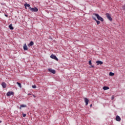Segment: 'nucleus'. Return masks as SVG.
<instances>
[{
  "mask_svg": "<svg viewBox=\"0 0 125 125\" xmlns=\"http://www.w3.org/2000/svg\"><path fill=\"white\" fill-rule=\"evenodd\" d=\"M9 28L10 30H13V29H14V28H13V26H12V24L9 25Z\"/></svg>",
  "mask_w": 125,
  "mask_h": 125,
  "instance_id": "dca6fc26",
  "label": "nucleus"
},
{
  "mask_svg": "<svg viewBox=\"0 0 125 125\" xmlns=\"http://www.w3.org/2000/svg\"><path fill=\"white\" fill-rule=\"evenodd\" d=\"M21 108H22V107H21V105H20V107L19 108L21 110Z\"/></svg>",
  "mask_w": 125,
  "mask_h": 125,
  "instance_id": "cd10ccee",
  "label": "nucleus"
},
{
  "mask_svg": "<svg viewBox=\"0 0 125 125\" xmlns=\"http://www.w3.org/2000/svg\"><path fill=\"white\" fill-rule=\"evenodd\" d=\"M109 87L108 86H104L103 87V89L104 90H108V89H109Z\"/></svg>",
  "mask_w": 125,
  "mask_h": 125,
  "instance_id": "2eb2a0df",
  "label": "nucleus"
},
{
  "mask_svg": "<svg viewBox=\"0 0 125 125\" xmlns=\"http://www.w3.org/2000/svg\"><path fill=\"white\" fill-rule=\"evenodd\" d=\"M90 68H94V65H91Z\"/></svg>",
  "mask_w": 125,
  "mask_h": 125,
  "instance_id": "393cba45",
  "label": "nucleus"
},
{
  "mask_svg": "<svg viewBox=\"0 0 125 125\" xmlns=\"http://www.w3.org/2000/svg\"><path fill=\"white\" fill-rule=\"evenodd\" d=\"M116 120L117 122H121V117H120L118 115L116 116Z\"/></svg>",
  "mask_w": 125,
  "mask_h": 125,
  "instance_id": "ddd939ff",
  "label": "nucleus"
},
{
  "mask_svg": "<svg viewBox=\"0 0 125 125\" xmlns=\"http://www.w3.org/2000/svg\"><path fill=\"white\" fill-rule=\"evenodd\" d=\"M114 98H115V97L114 96H112L111 97V100H114Z\"/></svg>",
  "mask_w": 125,
  "mask_h": 125,
  "instance_id": "4be33fe9",
  "label": "nucleus"
},
{
  "mask_svg": "<svg viewBox=\"0 0 125 125\" xmlns=\"http://www.w3.org/2000/svg\"><path fill=\"white\" fill-rule=\"evenodd\" d=\"M21 108H24L27 107V105L25 104H21Z\"/></svg>",
  "mask_w": 125,
  "mask_h": 125,
  "instance_id": "a211bd4d",
  "label": "nucleus"
},
{
  "mask_svg": "<svg viewBox=\"0 0 125 125\" xmlns=\"http://www.w3.org/2000/svg\"><path fill=\"white\" fill-rule=\"evenodd\" d=\"M49 71L50 72V73H52V74H55L56 73V71L54 69H49Z\"/></svg>",
  "mask_w": 125,
  "mask_h": 125,
  "instance_id": "1a4fd4ad",
  "label": "nucleus"
},
{
  "mask_svg": "<svg viewBox=\"0 0 125 125\" xmlns=\"http://www.w3.org/2000/svg\"><path fill=\"white\" fill-rule=\"evenodd\" d=\"M30 10L32 12H38V11H39V9L36 7L34 8L30 7Z\"/></svg>",
  "mask_w": 125,
  "mask_h": 125,
  "instance_id": "f03ea898",
  "label": "nucleus"
},
{
  "mask_svg": "<svg viewBox=\"0 0 125 125\" xmlns=\"http://www.w3.org/2000/svg\"><path fill=\"white\" fill-rule=\"evenodd\" d=\"M93 15H94V16H95L97 18L98 20L101 21V22H103V21H104V19H103V18L99 16L98 14L93 13Z\"/></svg>",
  "mask_w": 125,
  "mask_h": 125,
  "instance_id": "f257e3e1",
  "label": "nucleus"
},
{
  "mask_svg": "<svg viewBox=\"0 0 125 125\" xmlns=\"http://www.w3.org/2000/svg\"><path fill=\"white\" fill-rule=\"evenodd\" d=\"M89 100H88V99L85 98H84V102L85 103V105L86 106H87V105H88V102H89Z\"/></svg>",
  "mask_w": 125,
  "mask_h": 125,
  "instance_id": "0eeeda50",
  "label": "nucleus"
},
{
  "mask_svg": "<svg viewBox=\"0 0 125 125\" xmlns=\"http://www.w3.org/2000/svg\"><path fill=\"white\" fill-rule=\"evenodd\" d=\"M32 88H37V85H32Z\"/></svg>",
  "mask_w": 125,
  "mask_h": 125,
  "instance_id": "aec40b11",
  "label": "nucleus"
},
{
  "mask_svg": "<svg viewBox=\"0 0 125 125\" xmlns=\"http://www.w3.org/2000/svg\"><path fill=\"white\" fill-rule=\"evenodd\" d=\"M22 116H23V118H25V117H26V114H23L22 115Z\"/></svg>",
  "mask_w": 125,
  "mask_h": 125,
  "instance_id": "b1692460",
  "label": "nucleus"
},
{
  "mask_svg": "<svg viewBox=\"0 0 125 125\" xmlns=\"http://www.w3.org/2000/svg\"><path fill=\"white\" fill-rule=\"evenodd\" d=\"M33 97H34V98H36V96H35V95H33Z\"/></svg>",
  "mask_w": 125,
  "mask_h": 125,
  "instance_id": "a878e982",
  "label": "nucleus"
},
{
  "mask_svg": "<svg viewBox=\"0 0 125 125\" xmlns=\"http://www.w3.org/2000/svg\"><path fill=\"white\" fill-rule=\"evenodd\" d=\"M106 16L107 19H108L109 21H112V20H113L112 17H111V15H110V14L107 13L106 14Z\"/></svg>",
  "mask_w": 125,
  "mask_h": 125,
  "instance_id": "7ed1b4c3",
  "label": "nucleus"
},
{
  "mask_svg": "<svg viewBox=\"0 0 125 125\" xmlns=\"http://www.w3.org/2000/svg\"><path fill=\"white\" fill-rule=\"evenodd\" d=\"M114 75H115V73H113V72H110L109 73V76H114Z\"/></svg>",
  "mask_w": 125,
  "mask_h": 125,
  "instance_id": "6ab92c4d",
  "label": "nucleus"
},
{
  "mask_svg": "<svg viewBox=\"0 0 125 125\" xmlns=\"http://www.w3.org/2000/svg\"><path fill=\"white\" fill-rule=\"evenodd\" d=\"M50 58H52V59H54V60H56V61H58V58H57V57L53 54L51 55Z\"/></svg>",
  "mask_w": 125,
  "mask_h": 125,
  "instance_id": "20e7f679",
  "label": "nucleus"
},
{
  "mask_svg": "<svg viewBox=\"0 0 125 125\" xmlns=\"http://www.w3.org/2000/svg\"><path fill=\"white\" fill-rule=\"evenodd\" d=\"M5 16H6V17H7V15H6V14H5Z\"/></svg>",
  "mask_w": 125,
  "mask_h": 125,
  "instance_id": "c756f323",
  "label": "nucleus"
},
{
  "mask_svg": "<svg viewBox=\"0 0 125 125\" xmlns=\"http://www.w3.org/2000/svg\"><path fill=\"white\" fill-rule=\"evenodd\" d=\"M123 9H124V10H125V4L123 5Z\"/></svg>",
  "mask_w": 125,
  "mask_h": 125,
  "instance_id": "5701e85b",
  "label": "nucleus"
},
{
  "mask_svg": "<svg viewBox=\"0 0 125 125\" xmlns=\"http://www.w3.org/2000/svg\"><path fill=\"white\" fill-rule=\"evenodd\" d=\"M24 6L25 7L26 9H27V7H29V9H30V7H31V5L28 3L24 4Z\"/></svg>",
  "mask_w": 125,
  "mask_h": 125,
  "instance_id": "f8f14e48",
  "label": "nucleus"
},
{
  "mask_svg": "<svg viewBox=\"0 0 125 125\" xmlns=\"http://www.w3.org/2000/svg\"><path fill=\"white\" fill-rule=\"evenodd\" d=\"M1 86H2L3 88H5V87H6V83L5 82H2L1 83Z\"/></svg>",
  "mask_w": 125,
  "mask_h": 125,
  "instance_id": "9d476101",
  "label": "nucleus"
},
{
  "mask_svg": "<svg viewBox=\"0 0 125 125\" xmlns=\"http://www.w3.org/2000/svg\"><path fill=\"white\" fill-rule=\"evenodd\" d=\"M90 107H92V104L90 105Z\"/></svg>",
  "mask_w": 125,
  "mask_h": 125,
  "instance_id": "c85d7f7f",
  "label": "nucleus"
},
{
  "mask_svg": "<svg viewBox=\"0 0 125 125\" xmlns=\"http://www.w3.org/2000/svg\"><path fill=\"white\" fill-rule=\"evenodd\" d=\"M96 63H97V65H102L103 64V62L101 61H98L96 62Z\"/></svg>",
  "mask_w": 125,
  "mask_h": 125,
  "instance_id": "6e6552de",
  "label": "nucleus"
},
{
  "mask_svg": "<svg viewBox=\"0 0 125 125\" xmlns=\"http://www.w3.org/2000/svg\"><path fill=\"white\" fill-rule=\"evenodd\" d=\"M92 18H93V20H94L95 21H96V22H97V25H99V24H100V21H98V20L96 19V18H95V17H92Z\"/></svg>",
  "mask_w": 125,
  "mask_h": 125,
  "instance_id": "423d86ee",
  "label": "nucleus"
},
{
  "mask_svg": "<svg viewBox=\"0 0 125 125\" xmlns=\"http://www.w3.org/2000/svg\"><path fill=\"white\" fill-rule=\"evenodd\" d=\"M2 121H1L0 120V124L1 123H2Z\"/></svg>",
  "mask_w": 125,
  "mask_h": 125,
  "instance_id": "7c9ffc66",
  "label": "nucleus"
},
{
  "mask_svg": "<svg viewBox=\"0 0 125 125\" xmlns=\"http://www.w3.org/2000/svg\"><path fill=\"white\" fill-rule=\"evenodd\" d=\"M7 96H11V95H14V93L12 91H9L6 94Z\"/></svg>",
  "mask_w": 125,
  "mask_h": 125,
  "instance_id": "39448f33",
  "label": "nucleus"
},
{
  "mask_svg": "<svg viewBox=\"0 0 125 125\" xmlns=\"http://www.w3.org/2000/svg\"><path fill=\"white\" fill-rule=\"evenodd\" d=\"M91 64H92L91 61V60L89 61V65H91Z\"/></svg>",
  "mask_w": 125,
  "mask_h": 125,
  "instance_id": "412c9836",
  "label": "nucleus"
},
{
  "mask_svg": "<svg viewBox=\"0 0 125 125\" xmlns=\"http://www.w3.org/2000/svg\"><path fill=\"white\" fill-rule=\"evenodd\" d=\"M17 84L18 85L19 87H20L21 88L22 87V85H21V83L19 82H17Z\"/></svg>",
  "mask_w": 125,
  "mask_h": 125,
  "instance_id": "f3484780",
  "label": "nucleus"
},
{
  "mask_svg": "<svg viewBox=\"0 0 125 125\" xmlns=\"http://www.w3.org/2000/svg\"><path fill=\"white\" fill-rule=\"evenodd\" d=\"M34 45V42L31 41L30 42V43L28 45V46H32Z\"/></svg>",
  "mask_w": 125,
  "mask_h": 125,
  "instance_id": "4468645a",
  "label": "nucleus"
},
{
  "mask_svg": "<svg viewBox=\"0 0 125 125\" xmlns=\"http://www.w3.org/2000/svg\"><path fill=\"white\" fill-rule=\"evenodd\" d=\"M28 95H32V94L28 93Z\"/></svg>",
  "mask_w": 125,
  "mask_h": 125,
  "instance_id": "bb28decb",
  "label": "nucleus"
},
{
  "mask_svg": "<svg viewBox=\"0 0 125 125\" xmlns=\"http://www.w3.org/2000/svg\"><path fill=\"white\" fill-rule=\"evenodd\" d=\"M23 50H28V47L27 46V44L26 43L23 45Z\"/></svg>",
  "mask_w": 125,
  "mask_h": 125,
  "instance_id": "9b49d317",
  "label": "nucleus"
}]
</instances>
